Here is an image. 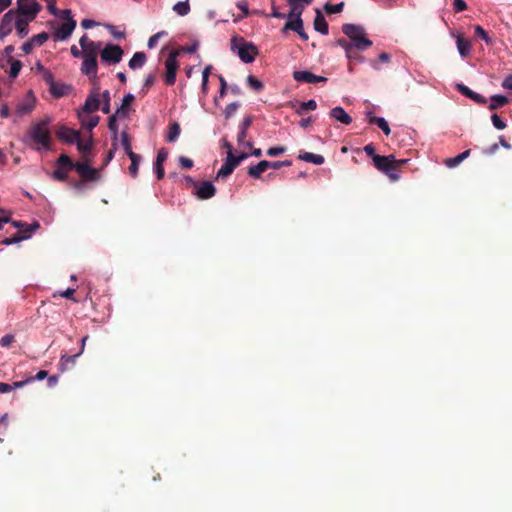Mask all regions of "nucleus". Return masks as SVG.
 <instances>
[{"label": "nucleus", "instance_id": "f257e3e1", "mask_svg": "<svg viewBox=\"0 0 512 512\" xmlns=\"http://www.w3.org/2000/svg\"><path fill=\"white\" fill-rule=\"evenodd\" d=\"M290 6V12L287 14V22L283 31L292 30L296 32L304 41L308 40V35L303 28L302 13L306 6L313 0H287Z\"/></svg>", "mask_w": 512, "mask_h": 512}, {"label": "nucleus", "instance_id": "f03ea898", "mask_svg": "<svg viewBox=\"0 0 512 512\" xmlns=\"http://www.w3.org/2000/svg\"><path fill=\"white\" fill-rule=\"evenodd\" d=\"M52 118L50 116H44L41 119L35 121L30 130L27 133V137L30 141L36 143L39 148L44 150L50 149V124Z\"/></svg>", "mask_w": 512, "mask_h": 512}, {"label": "nucleus", "instance_id": "7ed1b4c3", "mask_svg": "<svg viewBox=\"0 0 512 512\" xmlns=\"http://www.w3.org/2000/svg\"><path fill=\"white\" fill-rule=\"evenodd\" d=\"M342 32L349 38L354 50L365 51L373 45V42L366 37V31L361 25L343 24Z\"/></svg>", "mask_w": 512, "mask_h": 512}, {"label": "nucleus", "instance_id": "20e7f679", "mask_svg": "<svg viewBox=\"0 0 512 512\" xmlns=\"http://www.w3.org/2000/svg\"><path fill=\"white\" fill-rule=\"evenodd\" d=\"M231 50L245 64L254 62L259 53L258 47L254 43L245 41L243 38H233L231 40Z\"/></svg>", "mask_w": 512, "mask_h": 512}, {"label": "nucleus", "instance_id": "39448f33", "mask_svg": "<svg viewBox=\"0 0 512 512\" xmlns=\"http://www.w3.org/2000/svg\"><path fill=\"white\" fill-rule=\"evenodd\" d=\"M41 10V5L36 0H17V15L35 19Z\"/></svg>", "mask_w": 512, "mask_h": 512}, {"label": "nucleus", "instance_id": "423d86ee", "mask_svg": "<svg viewBox=\"0 0 512 512\" xmlns=\"http://www.w3.org/2000/svg\"><path fill=\"white\" fill-rule=\"evenodd\" d=\"M123 50L119 45L108 43L101 49V60L106 64H117L122 60Z\"/></svg>", "mask_w": 512, "mask_h": 512}, {"label": "nucleus", "instance_id": "0eeeda50", "mask_svg": "<svg viewBox=\"0 0 512 512\" xmlns=\"http://www.w3.org/2000/svg\"><path fill=\"white\" fill-rule=\"evenodd\" d=\"M36 97L32 90H29L21 99L18 100L15 113L18 117L30 114L36 105Z\"/></svg>", "mask_w": 512, "mask_h": 512}, {"label": "nucleus", "instance_id": "6e6552de", "mask_svg": "<svg viewBox=\"0 0 512 512\" xmlns=\"http://www.w3.org/2000/svg\"><path fill=\"white\" fill-rule=\"evenodd\" d=\"M178 52L172 51L168 55L166 61H165V82L167 85H173L176 81V74L179 67L178 61H177Z\"/></svg>", "mask_w": 512, "mask_h": 512}, {"label": "nucleus", "instance_id": "1a4fd4ad", "mask_svg": "<svg viewBox=\"0 0 512 512\" xmlns=\"http://www.w3.org/2000/svg\"><path fill=\"white\" fill-rule=\"evenodd\" d=\"M389 158L385 156H374L373 162L375 167L385 173L390 179L396 181L399 179V175L396 173V170L393 165L389 163Z\"/></svg>", "mask_w": 512, "mask_h": 512}, {"label": "nucleus", "instance_id": "9d476101", "mask_svg": "<svg viewBox=\"0 0 512 512\" xmlns=\"http://www.w3.org/2000/svg\"><path fill=\"white\" fill-rule=\"evenodd\" d=\"M15 21L14 9L8 10L0 22V40H4L13 30Z\"/></svg>", "mask_w": 512, "mask_h": 512}, {"label": "nucleus", "instance_id": "9b49d317", "mask_svg": "<svg viewBox=\"0 0 512 512\" xmlns=\"http://www.w3.org/2000/svg\"><path fill=\"white\" fill-rule=\"evenodd\" d=\"M216 193V188L211 181L198 182L195 187L194 195L201 200L212 198Z\"/></svg>", "mask_w": 512, "mask_h": 512}, {"label": "nucleus", "instance_id": "f8f14e48", "mask_svg": "<svg viewBox=\"0 0 512 512\" xmlns=\"http://www.w3.org/2000/svg\"><path fill=\"white\" fill-rule=\"evenodd\" d=\"M100 104V94L98 92V88H95L93 91L89 93L83 106L78 111H83L87 113L95 112L100 109Z\"/></svg>", "mask_w": 512, "mask_h": 512}, {"label": "nucleus", "instance_id": "ddd939ff", "mask_svg": "<svg viewBox=\"0 0 512 512\" xmlns=\"http://www.w3.org/2000/svg\"><path fill=\"white\" fill-rule=\"evenodd\" d=\"M293 78L297 82L314 84L318 82H326L327 78L324 76L316 75L308 70H299L293 72Z\"/></svg>", "mask_w": 512, "mask_h": 512}, {"label": "nucleus", "instance_id": "4468645a", "mask_svg": "<svg viewBox=\"0 0 512 512\" xmlns=\"http://www.w3.org/2000/svg\"><path fill=\"white\" fill-rule=\"evenodd\" d=\"M252 124V117L246 116L243 118L240 126H239V132L237 134V142L239 145L246 146L248 148H251L253 146V143L251 141H245V138L247 137V131L249 127Z\"/></svg>", "mask_w": 512, "mask_h": 512}, {"label": "nucleus", "instance_id": "2eb2a0df", "mask_svg": "<svg viewBox=\"0 0 512 512\" xmlns=\"http://www.w3.org/2000/svg\"><path fill=\"white\" fill-rule=\"evenodd\" d=\"M76 28V21L68 19L55 31L54 36L57 40H67Z\"/></svg>", "mask_w": 512, "mask_h": 512}, {"label": "nucleus", "instance_id": "dca6fc26", "mask_svg": "<svg viewBox=\"0 0 512 512\" xmlns=\"http://www.w3.org/2000/svg\"><path fill=\"white\" fill-rule=\"evenodd\" d=\"M74 169L87 181L97 180V170L85 162H76Z\"/></svg>", "mask_w": 512, "mask_h": 512}, {"label": "nucleus", "instance_id": "f3484780", "mask_svg": "<svg viewBox=\"0 0 512 512\" xmlns=\"http://www.w3.org/2000/svg\"><path fill=\"white\" fill-rule=\"evenodd\" d=\"M237 166L238 164L235 162L232 151H228L225 162L217 172V178L228 177Z\"/></svg>", "mask_w": 512, "mask_h": 512}, {"label": "nucleus", "instance_id": "a211bd4d", "mask_svg": "<svg viewBox=\"0 0 512 512\" xmlns=\"http://www.w3.org/2000/svg\"><path fill=\"white\" fill-rule=\"evenodd\" d=\"M81 72L87 75L90 79H94L97 76V57L88 56L83 57Z\"/></svg>", "mask_w": 512, "mask_h": 512}, {"label": "nucleus", "instance_id": "6ab92c4d", "mask_svg": "<svg viewBox=\"0 0 512 512\" xmlns=\"http://www.w3.org/2000/svg\"><path fill=\"white\" fill-rule=\"evenodd\" d=\"M79 134L80 133L78 131L64 125L60 126L56 132L57 137L68 144H74L77 142Z\"/></svg>", "mask_w": 512, "mask_h": 512}, {"label": "nucleus", "instance_id": "aec40b11", "mask_svg": "<svg viewBox=\"0 0 512 512\" xmlns=\"http://www.w3.org/2000/svg\"><path fill=\"white\" fill-rule=\"evenodd\" d=\"M77 117L84 129L92 131L99 123L100 117L96 115H90V113L77 111Z\"/></svg>", "mask_w": 512, "mask_h": 512}, {"label": "nucleus", "instance_id": "412c9836", "mask_svg": "<svg viewBox=\"0 0 512 512\" xmlns=\"http://www.w3.org/2000/svg\"><path fill=\"white\" fill-rule=\"evenodd\" d=\"M32 21L33 19L19 16L17 12H15L14 28L20 38H25L29 34V24Z\"/></svg>", "mask_w": 512, "mask_h": 512}, {"label": "nucleus", "instance_id": "4be33fe9", "mask_svg": "<svg viewBox=\"0 0 512 512\" xmlns=\"http://www.w3.org/2000/svg\"><path fill=\"white\" fill-rule=\"evenodd\" d=\"M456 88L462 95L466 96L467 98L473 100L474 102H476L478 104H486L487 103V99L483 95L471 90L469 87H467L466 85H464L462 83L457 84Z\"/></svg>", "mask_w": 512, "mask_h": 512}, {"label": "nucleus", "instance_id": "5701e85b", "mask_svg": "<svg viewBox=\"0 0 512 512\" xmlns=\"http://www.w3.org/2000/svg\"><path fill=\"white\" fill-rule=\"evenodd\" d=\"M451 36L456 38L457 51L461 57H466L471 53V43L468 39L464 38L460 34L451 32Z\"/></svg>", "mask_w": 512, "mask_h": 512}, {"label": "nucleus", "instance_id": "b1692460", "mask_svg": "<svg viewBox=\"0 0 512 512\" xmlns=\"http://www.w3.org/2000/svg\"><path fill=\"white\" fill-rule=\"evenodd\" d=\"M329 115L331 118L340 122L341 124L349 125L352 123V117L341 106L332 108L329 112Z\"/></svg>", "mask_w": 512, "mask_h": 512}, {"label": "nucleus", "instance_id": "393cba45", "mask_svg": "<svg viewBox=\"0 0 512 512\" xmlns=\"http://www.w3.org/2000/svg\"><path fill=\"white\" fill-rule=\"evenodd\" d=\"M134 98L132 93H128L123 97L120 107H118L114 113L119 119H124L129 116V107Z\"/></svg>", "mask_w": 512, "mask_h": 512}, {"label": "nucleus", "instance_id": "a878e982", "mask_svg": "<svg viewBox=\"0 0 512 512\" xmlns=\"http://www.w3.org/2000/svg\"><path fill=\"white\" fill-rule=\"evenodd\" d=\"M314 29L322 35H327L329 32L328 23L319 9H316V15L314 18Z\"/></svg>", "mask_w": 512, "mask_h": 512}, {"label": "nucleus", "instance_id": "bb28decb", "mask_svg": "<svg viewBox=\"0 0 512 512\" xmlns=\"http://www.w3.org/2000/svg\"><path fill=\"white\" fill-rule=\"evenodd\" d=\"M49 91L55 98H60L67 95L71 91V86L62 82L54 81L49 86Z\"/></svg>", "mask_w": 512, "mask_h": 512}, {"label": "nucleus", "instance_id": "cd10ccee", "mask_svg": "<svg viewBox=\"0 0 512 512\" xmlns=\"http://www.w3.org/2000/svg\"><path fill=\"white\" fill-rule=\"evenodd\" d=\"M267 169H269V161L261 160L248 168V175L254 179H259Z\"/></svg>", "mask_w": 512, "mask_h": 512}, {"label": "nucleus", "instance_id": "c85d7f7f", "mask_svg": "<svg viewBox=\"0 0 512 512\" xmlns=\"http://www.w3.org/2000/svg\"><path fill=\"white\" fill-rule=\"evenodd\" d=\"M298 159L315 165H322L325 162V159L322 155L312 152H301L298 155Z\"/></svg>", "mask_w": 512, "mask_h": 512}, {"label": "nucleus", "instance_id": "c756f323", "mask_svg": "<svg viewBox=\"0 0 512 512\" xmlns=\"http://www.w3.org/2000/svg\"><path fill=\"white\" fill-rule=\"evenodd\" d=\"M146 54L144 52H135L128 62V66L132 70L140 69L146 62Z\"/></svg>", "mask_w": 512, "mask_h": 512}, {"label": "nucleus", "instance_id": "7c9ffc66", "mask_svg": "<svg viewBox=\"0 0 512 512\" xmlns=\"http://www.w3.org/2000/svg\"><path fill=\"white\" fill-rule=\"evenodd\" d=\"M79 354L67 355L62 354L58 363V370L63 373L68 369V364L74 365Z\"/></svg>", "mask_w": 512, "mask_h": 512}, {"label": "nucleus", "instance_id": "2f4dec72", "mask_svg": "<svg viewBox=\"0 0 512 512\" xmlns=\"http://www.w3.org/2000/svg\"><path fill=\"white\" fill-rule=\"evenodd\" d=\"M118 118L119 117L117 115L112 114L108 119V129L111 132L113 142H118L119 137H120V134L118 131V123H117Z\"/></svg>", "mask_w": 512, "mask_h": 512}, {"label": "nucleus", "instance_id": "473e14b6", "mask_svg": "<svg viewBox=\"0 0 512 512\" xmlns=\"http://www.w3.org/2000/svg\"><path fill=\"white\" fill-rule=\"evenodd\" d=\"M181 133L180 125L177 122H174L169 125L167 134H166V141L169 143H174L177 141Z\"/></svg>", "mask_w": 512, "mask_h": 512}, {"label": "nucleus", "instance_id": "72a5a7b5", "mask_svg": "<svg viewBox=\"0 0 512 512\" xmlns=\"http://www.w3.org/2000/svg\"><path fill=\"white\" fill-rule=\"evenodd\" d=\"M508 102H509V100H508L507 96L502 95V94H494L491 97V101H490L488 108L490 110H495L497 108L505 106L506 104H508Z\"/></svg>", "mask_w": 512, "mask_h": 512}, {"label": "nucleus", "instance_id": "f704fd0d", "mask_svg": "<svg viewBox=\"0 0 512 512\" xmlns=\"http://www.w3.org/2000/svg\"><path fill=\"white\" fill-rule=\"evenodd\" d=\"M131 160V164L129 166V173L133 178H136L138 175L139 165L141 163V156L136 153H131L128 155Z\"/></svg>", "mask_w": 512, "mask_h": 512}, {"label": "nucleus", "instance_id": "c9c22d12", "mask_svg": "<svg viewBox=\"0 0 512 512\" xmlns=\"http://www.w3.org/2000/svg\"><path fill=\"white\" fill-rule=\"evenodd\" d=\"M102 43L101 42H89L88 45L82 49L83 57L94 56L96 57L97 53H101Z\"/></svg>", "mask_w": 512, "mask_h": 512}, {"label": "nucleus", "instance_id": "e433bc0d", "mask_svg": "<svg viewBox=\"0 0 512 512\" xmlns=\"http://www.w3.org/2000/svg\"><path fill=\"white\" fill-rule=\"evenodd\" d=\"M470 155V150H465L458 154L457 156L453 158H449L445 161V164L449 168H454L458 166L462 161H464L466 158H468Z\"/></svg>", "mask_w": 512, "mask_h": 512}, {"label": "nucleus", "instance_id": "4c0bfd02", "mask_svg": "<svg viewBox=\"0 0 512 512\" xmlns=\"http://www.w3.org/2000/svg\"><path fill=\"white\" fill-rule=\"evenodd\" d=\"M36 69L38 73L41 75L42 79L50 86L55 80L53 73L45 68L41 63L36 64Z\"/></svg>", "mask_w": 512, "mask_h": 512}, {"label": "nucleus", "instance_id": "58836bf2", "mask_svg": "<svg viewBox=\"0 0 512 512\" xmlns=\"http://www.w3.org/2000/svg\"><path fill=\"white\" fill-rule=\"evenodd\" d=\"M28 382H30V379H27V380H24V381L14 382L13 384H8V383L0 382V393L11 392L12 390H14L16 388L23 387Z\"/></svg>", "mask_w": 512, "mask_h": 512}, {"label": "nucleus", "instance_id": "ea45409f", "mask_svg": "<svg viewBox=\"0 0 512 512\" xmlns=\"http://www.w3.org/2000/svg\"><path fill=\"white\" fill-rule=\"evenodd\" d=\"M173 11L179 16H186L190 12V4L188 0L179 1L173 6Z\"/></svg>", "mask_w": 512, "mask_h": 512}, {"label": "nucleus", "instance_id": "a19ab883", "mask_svg": "<svg viewBox=\"0 0 512 512\" xmlns=\"http://www.w3.org/2000/svg\"><path fill=\"white\" fill-rule=\"evenodd\" d=\"M119 140H120L121 146L123 147L124 152L126 153L127 156L130 155L131 153H134L132 151L129 134L126 130H124L120 133Z\"/></svg>", "mask_w": 512, "mask_h": 512}, {"label": "nucleus", "instance_id": "79ce46f5", "mask_svg": "<svg viewBox=\"0 0 512 512\" xmlns=\"http://www.w3.org/2000/svg\"><path fill=\"white\" fill-rule=\"evenodd\" d=\"M370 124L377 125L386 136L391 132L389 124L384 117L378 116L377 119L370 120Z\"/></svg>", "mask_w": 512, "mask_h": 512}, {"label": "nucleus", "instance_id": "37998d69", "mask_svg": "<svg viewBox=\"0 0 512 512\" xmlns=\"http://www.w3.org/2000/svg\"><path fill=\"white\" fill-rule=\"evenodd\" d=\"M336 45L340 46L344 50L346 58L348 60H351L352 50H354V49H353L350 41H347L345 39H338L336 41Z\"/></svg>", "mask_w": 512, "mask_h": 512}, {"label": "nucleus", "instance_id": "c03bdc74", "mask_svg": "<svg viewBox=\"0 0 512 512\" xmlns=\"http://www.w3.org/2000/svg\"><path fill=\"white\" fill-rule=\"evenodd\" d=\"M317 108V103L314 99H310L305 102L300 103L299 109L296 111L297 114H303L306 110H315Z\"/></svg>", "mask_w": 512, "mask_h": 512}, {"label": "nucleus", "instance_id": "a18cd8bd", "mask_svg": "<svg viewBox=\"0 0 512 512\" xmlns=\"http://www.w3.org/2000/svg\"><path fill=\"white\" fill-rule=\"evenodd\" d=\"M343 8H344V2H340L337 4L326 3L324 5V10L329 14L340 13V12H342Z\"/></svg>", "mask_w": 512, "mask_h": 512}, {"label": "nucleus", "instance_id": "49530a36", "mask_svg": "<svg viewBox=\"0 0 512 512\" xmlns=\"http://www.w3.org/2000/svg\"><path fill=\"white\" fill-rule=\"evenodd\" d=\"M474 32H475V35L480 37L486 44L492 43L491 37L488 35V33L484 30V28L482 26L476 25L474 27Z\"/></svg>", "mask_w": 512, "mask_h": 512}, {"label": "nucleus", "instance_id": "de8ad7c7", "mask_svg": "<svg viewBox=\"0 0 512 512\" xmlns=\"http://www.w3.org/2000/svg\"><path fill=\"white\" fill-rule=\"evenodd\" d=\"M21 68L22 63L20 60H11L9 76L11 78H16L19 75Z\"/></svg>", "mask_w": 512, "mask_h": 512}, {"label": "nucleus", "instance_id": "09e8293b", "mask_svg": "<svg viewBox=\"0 0 512 512\" xmlns=\"http://www.w3.org/2000/svg\"><path fill=\"white\" fill-rule=\"evenodd\" d=\"M58 165L61 167V168H66V169H74V164L70 157L66 154H62L60 155V157L58 158V161H57Z\"/></svg>", "mask_w": 512, "mask_h": 512}, {"label": "nucleus", "instance_id": "8fccbe9b", "mask_svg": "<svg viewBox=\"0 0 512 512\" xmlns=\"http://www.w3.org/2000/svg\"><path fill=\"white\" fill-rule=\"evenodd\" d=\"M74 144L77 145V148L79 151H81L82 153H90L91 151V148H92V141L91 140H88V141H82L80 139V137L78 138L77 142H75Z\"/></svg>", "mask_w": 512, "mask_h": 512}, {"label": "nucleus", "instance_id": "3c124183", "mask_svg": "<svg viewBox=\"0 0 512 512\" xmlns=\"http://www.w3.org/2000/svg\"><path fill=\"white\" fill-rule=\"evenodd\" d=\"M30 238V234H22L21 236H13V237H9V238H5L2 243L4 245H12V244H16V243H19L23 240H27Z\"/></svg>", "mask_w": 512, "mask_h": 512}, {"label": "nucleus", "instance_id": "603ef678", "mask_svg": "<svg viewBox=\"0 0 512 512\" xmlns=\"http://www.w3.org/2000/svg\"><path fill=\"white\" fill-rule=\"evenodd\" d=\"M103 106L101 108L104 114L110 113V92L109 90H104L102 93Z\"/></svg>", "mask_w": 512, "mask_h": 512}, {"label": "nucleus", "instance_id": "864d4df0", "mask_svg": "<svg viewBox=\"0 0 512 512\" xmlns=\"http://www.w3.org/2000/svg\"><path fill=\"white\" fill-rule=\"evenodd\" d=\"M48 38L49 35L46 32H41L39 34L32 36L31 41L34 44V46H41L48 40Z\"/></svg>", "mask_w": 512, "mask_h": 512}, {"label": "nucleus", "instance_id": "5fc2aeb1", "mask_svg": "<svg viewBox=\"0 0 512 512\" xmlns=\"http://www.w3.org/2000/svg\"><path fill=\"white\" fill-rule=\"evenodd\" d=\"M247 83L255 91H260L263 89V83L252 75L247 77Z\"/></svg>", "mask_w": 512, "mask_h": 512}, {"label": "nucleus", "instance_id": "6e6d98bb", "mask_svg": "<svg viewBox=\"0 0 512 512\" xmlns=\"http://www.w3.org/2000/svg\"><path fill=\"white\" fill-rule=\"evenodd\" d=\"M491 121H492L493 126L497 130H503L506 128L505 121L498 114H492Z\"/></svg>", "mask_w": 512, "mask_h": 512}, {"label": "nucleus", "instance_id": "4d7b16f0", "mask_svg": "<svg viewBox=\"0 0 512 512\" xmlns=\"http://www.w3.org/2000/svg\"><path fill=\"white\" fill-rule=\"evenodd\" d=\"M74 293H75V289L67 288L66 290L55 292L53 294V297L61 296V297H64V298H67V299H71L74 302H76V299L74 298Z\"/></svg>", "mask_w": 512, "mask_h": 512}, {"label": "nucleus", "instance_id": "13d9d810", "mask_svg": "<svg viewBox=\"0 0 512 512\" xmlns=\"http://www.w3.org/2000/svg\"><path fill=\"white\" fill-rule=\"evenodd\" d=\"M239 106H240L239 102H232V103L228 104L224 111L225 118H227V119L230 118L236 112V110L239 108Z\"/></svg>", "mask_w": 512, "mask_h": 512}, {"label": "nucleus", "instance_id": "bf43d9fd", "mask_svg": "<svg viewBox=\"0 0 512 512\" xmlns=\"http://www.w3.org/2000/svg\"><path fill=\"white\" fill-rule=\"evenodd\" d=\"M285 151H286V148L284 146L270 147L267 150V155L270 157H276L278 155L283 154Z\"/></svg>", "mask_w": 512, "mask_h": 512}, {"label": "nucleus", "instance_id": "052dcab7", "mask_svg": "<svg viewBox=\"0 0 512 512\" xmlns=\"http://www.w3.org/2000/svg\"><path fill=\"white\" fill-rule=\"evenodd\" d=\"M164 34H165V32L161 31V32H158V33L152 35L149 38L148 43H147L148 48H150V49L154 48L157 45L159 38L161 36H163Z\"/></svg>", "mask_w": 512, "mask_h": 512}, {"label": "nucleus", "instance_id": "680f3d73", "mask_svg": "<svg viewBox=\"0 0 512 512\" xmlns=\"http://www.w3.org/2000/svg\"><path fill=\"white\" fill-rule=\"evenodd\" d=\"M153 171L157 177V179H162L165 175L163 164L154 162L153 164Z\"/></svg>", "mask_w": 512, "mask_h": 512}, {"label": "nucleus", "instance_id": "e2e57ef3", "mask_svg": "<svg viewBox=\"0 0 512 512\" xmlns=\"http://www.w3.org/2000/svg\"><path fill=\"white\" fill-rule=\"evenodd\" d=\"M292 164V162L290 160H284V161H269V168H273V169H279L280 167H283V166H290Z\"/></svg>", "mask_w": 512, "mask_h": 512}, {"label": "nucleus", "instance_id": "0e129e2a", "mask_svg": "<svg viewBox=\"0 0 512 512\" xmlns=\"http://www.w3.org/2000/svg\"><path fill=\"white\" fill-rule=\"evenodd\" d=\"M453 8L455 12L459 13L467 9V4L464 0H454Z\"/></svg>", "mask_w": 512, "mask_h": 512}, {"label": "nucleus", "instance_id": "69168bd1", "mask_svg": "<svg viewBox=\"0 0 512 512\" xmlns=\"http://www.w3.org/2000/svg\"><path fill=\"white\" fill-rule=\"evenodd\" d=\"M14 341V335L6 334L0 339L1 347H9Z\"/></svg>", "mask_w": 512, "mask_h": 512}, {"label": "nucleus", "instance_id": "338daca9", "mask_svg": "<svg viewBox=\"0 0 512 512\" xmlns=\"http://www.w3.org/2000/svg\"><path fill=\"white\" fill-rule=\"evenodd\" d=\"M178 161L180 166L184 169H190L193 167V161L190 158L180 156Z\"/></svg>", "mask_w": 512, "mask_h": 512}, {"label": "nucleus", "instance_id": "774afa93", "mask_svg": "<svg viewBox=\"0 0 512 512\" xmlns=\"http://www.w3.org/2000/svg\"><path fill=\"white\" fill-rule=\"evenodd\" d=\"M53 178L59 181H64L67 179V173L62 168H59L53 172Z\"/></svg>", "mask_w": 512, "mask_h": 512}]
</instances>
